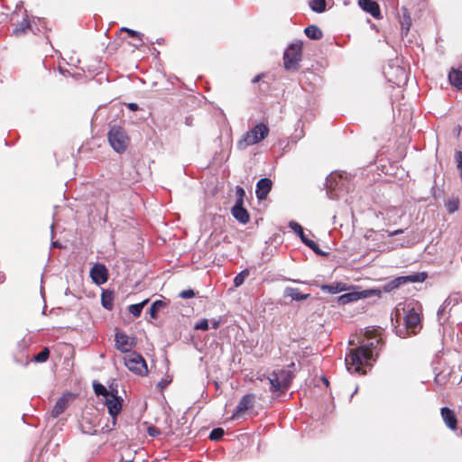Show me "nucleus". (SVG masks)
<instances>
[{
    "label": "nucleus",
    "instance_id": "f257e3e1",
    "mask_svg": "<svg viewBox=\"0 0 462 462\" xmlns=\"http://www.w3.org/2000/svg\"><path fill=\"white\" fill-rule=\"evenodd\" d=\"M372 360L371 354L366 347L365 346H359L349 351V354L346 356L345 362L350 373L364 374L366 373L364 367L371 365Z\"/></svg>",
    "mask_w": 462,
    "mask_h": 462
},
{
    "label": "nucleus",
    "instance_id": "f03ea898",
    "mask_svg": "<svg viewBox=\"0 0 462 462\" xmlns=\"http://www.w3.org/2000/svg\"><path fill=\"white\" fill-rule=\"evenodd\" d=\"M268 134L269 127L266 125L260 123L243 135V137L237 142V148L239 150H245L248 146L263 141L268 136Z\"/></svg>",
    "mask_w": 462,
    "mask_h": 462
},
{
    "label": "nucleus",
    "instance_id": "7ed1b4c3",
    "mask_svg": "<svg viewBox=\"0 0 462 462\" xmlns=\"http://www.w3.org/2000/svg\"><path fill=\"white\" fill-rule=\"evenodd\" d=\"M267 378L270 382L272 392L284 393L290 387L294 374L290 370L279 369L273 371Z\"/></svg>",
    "mask_w": 462,
    "mask_h": 462
},
{
    "label": "nucleus",
    "instance_id": "20e7f679",
    "mask_svg": "<svg viewBox=\"0 0 462 462\" xmlns=\"http://www.w3.org/2000/svg\"><path fill=\"white\" fill-rule=\"evenodd\" d=\"M302 59V43H291L283 53V66L288 71H297Z\"/></svg>",
    "mask_w": 462,
    "mask_h": 462
},
{
    "label": "nucleus",
    "instance_id": "39448f33",
    "mask_svg": "<svg viewBox=\"0 0 462 462\" xmlns=\"http://www.w3.org/2000/svg\"><path fill=\"white\" fill-rule=\"evenodd\" d=\"M107 139L112 148L119 153L124 152L130 144V137L126 131L117 125H114L110 128Z\"/></svg>",
    "mask_w": 462,
    "mask_h": 462
},
{
    "label": "nucleus",
    "instance_id": "423d86ee",
    "mask_svg": "<svg viewBox=\"0 0 462 462\" xmlns=\"http://www.w3.org/2000/svg\"><path fill=\"white\" fill-rule=\"evenodd\" d=\"M427 277L428 274L425 272L416 273L406 276H399L387 282L383 286V289L385 291H392L407 282H422L427 279Z\"/></svg>",
    "mask_w": 462,
    "mask_h": 462
},
{
    "label": "nucleus",
    "instance_id": "0eeeda50",
    "mask_svg": "<svg viewBox=\"0 0 462 462\" xmlns=\"http://www.w3.org/2000/svg\"><path fill=\"white\" fill-rule=\"evenodd\" d=\"M125 366L133 373L145 375L148 372L144 358L135 352H132L125 357Z\"/></svg>",
    "mask_w": 462,
    "mask_h": 462
},
{
    "label": "nucleus",
    "instance_id": "6e6552de",
    "mask_svg": "<svg viewBox=\"0 0 462 462\" xmlns=\"http://www.w3.org/2000/svg\"><path fill=\"white\" fill-rule=\"evenodd\" d=\"M382 338L380 331L376 328L366 329L364 338L360 341V346H365L371 354V358L374 359V352L376 351L380 345Z\"/></svg>",
    "mask_w": 462,
    "mask_h": 462
},
{
    "label": "nucleus",
    "instance_id": "1a4fd4ad",
    "mask_svg": "<svg viewBox=\"0 0 462 462\" xmlns=\"http://www.w3.org/2000/svg\"><path fill=\"white\" fill-rule=\"evenodd\" d=\"M255 394L248 393L244 395L238 404L236 405L231 419L236 420L241 417L244 413H245L248 410L254 407L255 402Z\"/></svg>",
    "mask_w": 462,
    "mask_h": 462
},
{
    "label": "nucleus",
    "instance_id": "9d476101",
    "mask_svg": "<svg viewBox=\"0 0 462 462\" xmlns=\"http://www.w3.org/2000/svg\"><path fill=\"white\" fill-rule=\"evenodd\" d=\"M289 226L300 236L301 242L305 245L310 247L316 254H323V253L321 252L319 245L315 241H313L311 239H309L305 236L304 231H303V227L299 223L294 222V221H291L290 224H289Z\"/></svg>",
    "mask_w": 462,
    "mask_h": 462
},
{
    "label": "nucleus",
    "instance_id": "9b49d317",
    "mask_svg": "<svg viewBox=\"0 0 462 462\" xmlns=\"http://www.w3.org/2000/svg\"><path fill=\"white\" fill-rule=\"evenodd\" d=\"M404 324L406 328L411 330L412 334H416L421 328L420 317L413 308L406 311Z\"/></svg>",
    "mask_w": 462,
    "mask_h": 462
},
{
    "label": "nucleus",
    "instance_id": "f8f14e48",
    "mask_svg": "<svg viewBox=\"0 0 462 462\" xmlns=\"http://www.w3.org/2000/svg\"><path fill=\"white\" fill-rule=\"evenodd\" d=\"M116 393L117 391L112 393L105 399V404L107 407L109 414L113 417L114 422L116 421V417L122 410V399L118 397Z\"/></svg>",
    "mask_w": 462,
    "mask_h": 462
},
{
    "label": "nucleus",
    "instance_id": "ddd939ff",
    "mask_svg": "<svg viewBox=\"0 0 462 462\" xmlns=\"http://www.w3.org/2000/svg\"><path fill=\"white\" fill-rule=\"evenodd\" d=\"M90 277L97 285L106 283L108 279L106 267L102 263H96L90 270Z\"/></svg>",
    "mask_w": 462,
    "mask_h": 462
},
{
    "label": "nucleus",
    "instance_id": "4468645a",
    "mask_svg": "<svg viewBox=\"0 0 462 462\" xmlns=\"http://www.w3.org/2000/svg\"><path fill=\"white\" fill-rule=\"evenodd\" d=\"M73 398L74 395L71 393H64L61 397H60L52 408L51 416L56 418L63 413L68 408L69 402Z\"/></svg>",
    "mask_w": 462,
    "mask_h": 462
},
{
    "label": "nucleus",
    "instance_id": "2eb2a0df",
    "mask_svg": "<svg viewBox=\"0 0 462 462\" xmlns=\"http://www.w3.org/2000/svg\"><path fill=\"white\" fill-rule=\"evenodd\" d=\"M273 188V181L269 178H263L256 183L255 194L259 200L266 199Z\"/></svg>",
    "mask_w": 462,
    "mask_h": 462
},
{
    "label": "nucleus",
    "instance_id": "dca6fc26",
    "mask_svg": "<svg viewBox=\"0 0 462 462\" xmlns=\"http://www.w3.org/2000/svg\"><path fill=\"white\" fill-rule=\"evenodd\" d=\"M358 4L364 11L370 14L374 18L380 19L382 17L380 6L375 1L359 0Z\"/></svg>",
    "mask_w": 462,
    "mask_h": 462
},
{
    "label": "nucleus",
    "instance_id": "f3484780",
    "mask_svg": "<svg viewBox=\"0 0 462 462\" xmlns=\"http://www.w3.org/2000/svg\"><path fill=\"white\" fill-rule=\"evenodd\" d=\"M115 339L116 346L121 352H128L133 346V341L124 332H116Z\"/></svg>",
    "mask_w": 462,
    "mask_h": 462
},
{
    "label": "nucleus",
    "instance_id": "a211bd4d",
    "mask_svg": "<svg viewBox=\"0 0 462 462\" xmlns=\"http://www.w3.org/2000/svg\"><path fill=\"white\" fill-rule=\"evenodd\" d=\"M232 216L241 224L250 221V215L243 205H235L231 209Z\"/></svg>",
    "mask_w": 462,
    "mask_h": 462
},
{
    "label": "nucleus",
    "instance_id": "6ab92c4d",
    "mask_svg": "<svg viewBox=\"0 0 462 462\" xmlns=\"http://www.w3.org/2000/svg\"><path fill=\"white\" fill-rule=\"evenodd\" d=\"M441 416L448 428H450L451 430L457 429V417L455 412L451 409L448 407H443L441 409Z\"/></svg>",
    "mask_w": 462,
    "mask_h": 462
},
{
    "label": "nucleus",
    "instance_id": "aec40b11",
    "mask_svg": "<svg viewBox=\"0 0 462 462\" xmlns=\"http://www.w3.org/2000/svg\"><path fill=\"white\" fill-rule=\"evenodd\" d=\"M448 79L454 87L458 89L462 88V65L455 69H452L448 74Z\"/></svg>",
    "mask_w": 462,
    "mask_h": 462
},
{
    "label": "nucleus",
    "instance_id": "412c9836",
    "mask_svg": "<svg viewBox=\"0 0 462 462\" xmlns=\"http://www.w3.org/2000/svg\"><path fill=\"white\" fill-rule=\"evenodd\" d=\"M284 296L291 297L294 300H307L310 294H302L298 288L287 287L284 291Z\"/></svg>",
    "mask_w": 462,
    "mask_h": 462
},
{
    "label": "nucleus",
    "instance_id": "4be33fe9",
    "mask_svg": "<svg viewBox=\"0 0 462 462\" xmlns=\"http://www.w3.org/2000/svg\"><path fill=\"white\" fill-rule=\"evenodd\" d=\"M304 32L306 36L311 40H320L323 36L322 31L314 24L307 26Z\"/></svg>",
    "mask_w": 462,
    "mask_h": 462
},
{
    "label": "nucleus",
    "instance_id": "5701e85b",
    "mask_svg": "<svg viewBox=\"0 0 462 462\" xmlns=\"http://www.w3.org/2000/svg\"><path fill=\"white\" fill-rule=\"evenodd\" d=\"M323 291H327L331 294H336L346 290V284L342 282H334L331 284H324L321 287Z\"/></svg>",
    "mask_w": 462,
    "mask_h": 462
},
{
    "label": "nucleus",
    "instance_id": "b1692460",
    "mask_svg": "<svg viewBox=\"0 0 462 462\" xmlns=\"http://www.w3.org/2000/svg\"><path fill=\"white\" fill-rule=\"evenodd\" d=\"M400 23H401L402 30L404 31L405 33L407 34L411 26V18L410 14L406 8L402 9V14L401 16Z\"/></svg>",
    "mask_w": 462,
    "mask_h": 462
},
{
    "label": "nucleus",
    "instance_id": "393cba45",
    "mask_svg": "<svg viewBox=\"0 0 462 462\" xmlns=\"http://www.w3.org/2000/svg\"><path fill=\"white\" fill-rule=\"evenodd\" d=\"M31 29V24L28 19L24 18L19 23L13 31V33L16 36L26 33Z\"/></svg>",
    "mask_w": 462,
    "mask_h": 462
},
{
    "label": "nucleus",
    "instance_id": "a878e982",
    "mask_svg": "<svg viewBox=\"0 0 462 462\" xmlns=\"http://www.w3.org/2000/svg\"><path fill=\"white\" fill-rule=\"evenodd\" d=\"M362 297H365V295H363V292H348V293H346V294H343L339 297V301L343 304H346V303H349V302H352V301H356L359 299H361Z\"/></svg>",
    "mask_w": 462,
    "mask_h": 462
},
{
    "label": "nucleus",
    "instance_id": "bb28decb",
    "mask_svg": "<svg viewBox=\"0 0 462 462\" xmlns=\"http://www.w3.org/2000/svg\"><path fill=\"white\" fill-rule=\"evenodd\" d=\"M149 302V300L146 299L144 300H143L142 302L140 303H137V304H132L128 307V310L129 312L134 316V317H139L142 313V310L143 309V307Z\"/></svg>",
    "mask_w": 462,
    "mask_h": 462
},
{
    "label": "nucleus",
    "instance_id": "cd10ccee",
    "mask_svg": "<svg viewBox=\"0 0 462 462\" xmlns=\"http://www.w3.org/2000/svg\"><path fill=\"white\" fill-rule=\"evenodd\" d=\"M101 303L106 310H112L114 306V297L112 292H103L101 296Z\"/></svg>",
    "mask_w": 462,
    "mask_h": 462
},
{
    "label": "nucleus",
    "instance_id": "c85d7f7f",
    "mask_svg": "<svg viewBox=\"0 0 462 462\" xmlns=\"http://www.w3.org/2000/svg\"><path fill=\"white\" fill-rule=\"evenodd\" d=\"M165 302L162 301V300H156L154 301L151 308H150V316L153 319H156L158 318V312L161 309H162L164 306H165Z\"/></svg>",
    "mask_w": 462,
    "mask_h": 462
},
{
    "label": "nucleus",
    "instance_id": "c756f323",
    "mask_svg": "<svg viewBox=\"0 0 462 462\" xmlns=\"http://www.w3.org/2000/svg\"><path fill=\"white\" fill-rule=\"evenodd\" d=\"M93 389L97 396L102 395L105 399L113 393L109 392L103 384L99 383H94Z\"/></svg>",
    "mask_w": 462,
    "mask_h": 462
},
{
    "label": "nucleus",
    "instance_id": "7c9ffc66",
    "mask_svg": "<svg viewBox=\"0 0 462 462\" xmlns=\"http://www.w3.org/2000/svg\"><path fill=\"white\" fill-rule=\"evenodd\" d=\"M250 272L248 269H245L241 271L234 278V285L235 287L241 286L245 280L249 276Z\"/></svg>",
    "mask_w": 462,
    "mask_h": 462
},
{
    "label": "nucleus",
    "instance_id": "2f4dec72",
    "mask_svg": "<svg viewBox=\"0 0 462 462\" xmlns=\"http://www.w3.org/2000/svg\"><path fill=\"white\" fill-rule=\"evenodd\" d=\"M310 5L314 12L322 13L326 9V0H312Z\"/></svg>",
    "mask_w": 462,
    "mask_h": 462
},
{
    "label": "nucleus",
    "instance_id": "473e14b6",
    "mask_svg": "<svg viewBox=\"0 0 462 462\" xmlns=\"http://www.w3.org/2000/svg\"><path fill=\"white\" fill-rule=\"evenodd\" d=\"M49 356L50 349L48 347H43L42 350L34 356L33 360L37 363H43L48 360Z\"/></svg>",
    "mask_w": 462,
    "mask_h": 462
},
{
    "label": "nucleus",
    "instance_id": "72a5a7b5",
    "mask_svg": "<svg viewBox=\"0 0 462 462\" xmlns=\"http://www.w3.org/2000/svg\"><path fill=\"white\" fill-rule=\"evenodd\" d=\"M446 208L448 213L456 212L459 208V200L457 199H450L446 203Z\"/></svg>",
    "mask_w": 462,
    "mask_h": 462
},
{
    "label": "nucleus",
    "instance_id": "f704fd0d",
    "mask_svg": "<svg viewBox=\"0 0 462 462\" xmlns=\"http://www.w3.org/2000/svg\"><path fill=\"white\" fill-rule=\"evenodd\" d=\"M236 201L235 205H244V199L245 197V191L242 187L236 186Z\"/></svg>",
    "mask_w": 462,
    "mask_h": 462
},
{
    "label": "nucleus",
    "instance_id": "c9c22d12",
    "mask_svg": "<svg viewBox=\"0 0 462 462\" xmlns=\"http://www.w3.org/2000/svg\"><path fill=\"white\" fill-rule=\"evenodd\" d=\"M223 436H224V430L222 428H216L210 432L209 439L217 441V440L221 439L223 438Z\"/></svg>",
    "mask_w": 462,
    "mask_h": 462
},
{
    "label": "nucleus",
    "instance_id": "e433bc0d",
    "mask_svg": "<svg viewBox=\"0 0 462 462\" xmlns=\"http://www.w3.org/2000/svg\"><path fill=\"white\" fill-rule=\"evenodd\" d=\"M121 32H125L130 37L132 38H136L138 39V41L140 42V45L142 44V38H141V33L136 32V31H134V30H131V29H128V28H121L120 30Z\"/></svg>",
    "mask_w": 462,
    "mask_h": 462
},
{
    "label": "nucleus",
    "instance_id": "4c0bfd02",
    "mask_svg": "<svg viewBox=\"0 0 462 462\" xmlns=\"http://www.w3.org/2000/svg\"><path fill=\"white\" fill-rule=\"evenodd\" d=\"M195 329L206 331L208 329V320L204 319L197 322L194 326Z\"/></svg>",
    "mask_w": 462,
    "mask_h": 462
},
{
    "label": "nucleus",
    "instance_id": "58836bf2",
    "mask_svg": "<svg viewBox=\"0 0 462 462\" xmlns=\"http://www.w3.org/2000/svg\"><path fill=\"white\" fill-rule=\"evenodd\" d=\"M179 296L181 298V299H191L195 296V292L193 290L191 289H189V290H184V291H181L179 294Z\"/></svg>",
    "mask_w": 462,
    "mask_h": 462
},
{
    "label": "nucleus",
    "instance_id": "ea45409f",
    "mask_svg": "<svg viewBox=\"0 0 462 462\" xmlns=\"http://www.w3.org/2000/svg\"><path fill=\"white\" fill-rule=\"evenodd\" d=\"M171 381V379L170 380H168V379H162L160 382H158L157 388L161 392H162L169 385Z\"/></svg>",
    "mask_w": 462,
    "mask_h": 462
},
{
    "label": "nucleus",
    "instance_id": "a19ab883",
    "mask_svg": "<svg viewBox=\"0 0 462 462\" xmlns=\"http://www.w3.org/2000/svg\"><path fill=\"white\" fill-rule=\"evenodd\" d=\"M148 434L151 436V437H157L158 435H160V430L156 427H149L148 428Z\"/></svg>",
    "mask_w": 462,
    "mask_h": 462
},
{
    "label": "nucleus",
    "instance_id": "79ce46f5",
    "mask_svg": "<svg viewBox=\"0 0 462 462\" xmlns=\"http://www.w3.org/2000/svg\"><path fill=\"white\" fill-rule=\"evenodd\" d=\"M403 233V229H396L394 231L388 232V236H394Z\"/></svg>",
    "mask_w": 462,
    "mask_h": 462
},
{
    "label": "nucleus",
    "instance_id": "37998d69",
    "mask_svg": "<svg viewBox=\"0 0 462 462\" xmlns=\"http://www.w3.org/2000/svg\"><path fill=\"white\" fill-rule=\"evenodd\" d=\"M262 76H263V75H261V74L256 75V76L252 79V82H253V83H256V82H258V81L261 79Z\"/></svg>",
    "mask_w": 462,
    "mask_h": 462
},
{
    "label": "nucleus",
    "instance_id": "c03bdc74",
    "mask_svg": "<svg viewBox=\"0 0 462 462\" xmlns=\"http://www.w3.org/2000/svg\"><path fill=\"white\" fill-rule=\"evenodd\" d=\"M129 107L131 110L134 111L138 108V106L135 103H131V104H129Z\"/></svg>",
    "mask_w": 462,
    "mask_h": 462
},
{
    "label": "nucleus",
    "instance_id": "a18cd8bd",
    "mask_svg": "<svg viewBox=\"0 0 462 462\" xmlns=\"http://www.w3.org/2000/svg\"><path fill=\"white\" fill-rule=\"evenodd\" d=\"M220 322L219 321H214L212 323V328L217 329L219 327Z\"/></svg>",
    "mask_w": 462,
    "mask_h": 462
},
{
    "label": "nucleus",
    "instance_id": "49530a36",
    "mask_svg": "<svg viewBox=\"0 0 462 462\" xmlns=\"http://www.w3.org/2000/svg\"><path fill=\"white\" fill-rule=\"evenodd\" d=\"M395 210H396V208H390V209H388V210H387L386 215H387V217H388V218H389V219H390V216H389V214H390V213H392V212H393V211H395Z\"/></svg>",
    "mask_w": 462,
    "mask_h": 462
},
{
    "label": "nucleus",
    "instance_id": "de8ad7c7",
    "mask_svg": "<svg viewBox=\"0 0 462 462\" xmlns=\"http://www.w3.org/2000/svg\"><path fill=\"white\" fill-rule=\"evenodd\" d=\"M400 71L402 72V74H404V70L402 69H400Z\"/></svg>",
    "mask_w": 462,
    "mask_h": 462
}]
</instances>
